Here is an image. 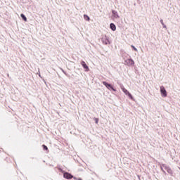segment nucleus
<instances>
[{
    "instance_id": "1",
    "label": "nucleus",
    "mask_w": 180,
    "mask_h": 180,
    "mask_svg": "<svg viewBox=\"0 0 180 180\" xmlns=\"http://www.w3.org/2000/svg\"><path fill=\"white\" fill-rule=\"evenodd\" d=\"M160 93L163 98H166L167 96V90H165V87L164 86H160Z\"/></svg>"
},
{
    "instance_id": "2",
    "label": "nucleus",
    "mask_w": 180,
    "mask_h": 180,
    "mask_svg": "<svg viewBox=\"0 0 180 180\" xmlns=\"http://www.w3.org/2000/svg\"><path fill=\"white\" fill-rule=\"evenodd\" d=\"M63 178H65V179H72V178H74V176H72V174L69 172H64Z\"/></svg>"
},
{
    "instance_id": "3",
    "label": "nucleus",
    "mask_w": 180,
    "mask_h": 180,
    "mask_svg": "<svg viewBox=\"0 0 180 180\" xmlns=\"http://www.w3.org/2000/svg\"><path fill=\"white\" fill-rule=\"evenodd\" d=\"M163 168H165L167 172H168V174H169L170 175H172L173 172H172V169H171V168H169V167L166 166L165 165H163Z\"/></svg>"
},
{
    "instance_id": "4",
    "label": "nucleus",
    "mask_w": 180,
    "mask_h": 180,
    "mask_svg": "<svg viewBox=\"0 0 180 180\" xmlns=\"http://www.w3.org/2000/svg\"><path fill=\"white\" fill-rule=\"evenodd\" d=\"M81 65L83 67V68H84V70H86V71H89V68L88 67L85 61H82Z\"/></svg>"
},
{
    "instance_id": "5",
    "label": "nucleus",
    "mask_w": 180,
    "mask_h": 180,
    "mask_svg": "<svg viewBox=\"0 0 180 180\" xmlns=\"http://www.w3.org/2000/svg\"><path fill=\"white\" fill-rule=\"evenodd\" d=\"M102 42L103 44H110V42L109 41V39L107 37H104L102 38Z\"/></svg>"
},
{
    "instance_id": "6",
    "label": "nucleus",
    "mask_w": 180,
    "mask_h": 180,
    "mask_svg": "<svg viewBox=\"0 0 180 180\" xmlns=\"http://www.w3.org/2000/svg\"><path fill=\"white\" fill-rule=\"evenodd\" d=\"M112 13L113 18H115V19H119L120 16H119V13H117V11L112 10Z\"/></svg>"
},
{
    "instance_id": "7",
    "label": "nucleus",
    "mask_w": 180,
    "mask_h": 180,
    "mask_svg": "<svg viewBox=\"0 0 180 180\" xmlns=\"http://www.w3.org/2000/svg\"><path fill=\"white\" fill-rule=\"evenodd\" d=\"M125 63H127V64H129V65H134V60H133V59H127L125 60Z\"/></svg>"
},
{
    "instance_id": "8",
    "label": "nucleus",
    "mask_w": 180,
    "mask_h": 180,
    "mask_svg": "<svg viewBox=\"0 0 180 180\" xmlns=\"http://www.w3.org/2000/svg\"><path fill=\"white\" fill-rule=\"evenodd\" d=\"M110 29H111V30H112V32H115L116 31V25L113 23H110Z\"/></svg>"
},
{
    "instance_id": "9",
    "label": "nucleus",
    "mask_w": 180,
    "mask_h": 180,
    "mask_svg": "<svg viewBox=\"0 0 180 180\" xmlns=\"http://www.w3.org/2000/svg\"><path fill=\"white\" fill-rule=\"evenodd\" d=\"M107 88L110 90V91H113L114 92H116V89L115 88H113V86H112V84H108V86H107Z\"/></svg>"
},
{
    "instance_id": "10",
    "label": "nucleus",
    "mask_w": 180,
    "mask_h": 180,
    "mask_svg": "<svg viewBox=\"0 0 180 180\" xmlns=\"http://www.w3.org/2000/svg\"><path fill=\"white\" fill-rule=\"evenodd\" d=\"M20 17L22 18V20H24L25 22H27V18H26V15H25V14H21Z\"/></svg>"
},
{
    "instance_id": "11",
    "label": "nucleus",
    "mask_w": 180,
    "mask_h": 180,
    "mask_svg": "<svg viewBox=\"0 0 180 180\" xmlns=\"http://www.w3.org/2000/svg\"><path fill=\"white\" fill-rule=\"evenodd\" d=\"M122 91L124 92V94H125V95H128L130 94V92H129V91H127V89L122 88Z\"/></svg>"
},
{
    "instance_id": "12",
    "label": "nucleus",
    "mask_w": 180,
    "mask_h": 180,
    "mask_svg": "<svg viewBox=\"0 0 180 180\" xmlns=\"http://www.w3.org/2000/svg\"><path fill=\"white\" fill-rule=\"evenodd\" d=\"M103 84L107 88L109 86L110 84H108L106 82H103Z\"/></svg>"
},
{
    "instance_id": "13",
    "label": "nucleus",
    "mask_w": 180,
    "mask_h": 180,
    "mask_svg": "<svg viewBox=\"0 0 180 180\" xmlns=\"http://www.w3.org/2000/svg\"><path fill=\"white\" fill-rule=\"evenodd\" d=\"M84 18L85 20H89V19H90L89 16H88L87 15H84Z\"/></svg>"
},
{
    "instance_id": "14",
    "label": "nucleus",
    "mask_w": 180,
    "mask_h": 180,
    "mask_svg": "<svg viewBox=\"0 0 180 180\" xmlns=\"http://www.w3.org/2000/svg\"><path fill=\"white\" fill-rule=\"evenodd\" d=\"M43 149L45 150H49V148H47V146L46 145H42Z\"/></svg>"
},
{
    "instance_id": "15",
    "label": "nucleus",
    "mask_w": 180,
    "mask_h": 180,
    "mask_svg": "<svg viewBox=\"0 0 180 180\" xmlns=\"http://www.w3.org/2000/svg\"><path fill=\"white\" fill-rule=\"evenodd\" d=\"M128 96H129V98H130V99H133V96L131 95V94H128Z\"/></svg>"
},
{
    "instance_id": "16",
    "label": "nucleus",
    "mask_w": 180,
    "mask_h": 180,
    "mask_svg": "<svg viewBox=\"0 0 180 180\" xmlns=\"http://www.w3.org/2000/svg\"><path fill=\"white\" fill-rule=\"evenodd\" d=\"M132 49H134V51H137V48H135L134 46L131 45Z\"/></svg>"
},
{
    "instance_id": "17",
    "label": "nucleus",
    "mask_w": 180,
    "mask_h": 180,
    "mask_svg": "<svg viewBox=\"0 0 180 180\" xmlns=\"http://www.w3.org/2000/svg\"><path fill=\"white\" fill-rule=\"evenodd\" d=\"M62 72H63V74H65V75H67V72H65V71H64V70H63V68H60Z\"/></svg>"
},
{
    "instance_id": "18",
    "label": "nucleus",
    "mask_w": 180,
    "mask_h": 180,
    "mask_svg": "<svg viewBox=\"0 0 180 180\" xmlns=\"http://www.w3.org/2000/svg\"><path fill=\"white\" fill-rule=\"evenodd\" d=\"M95 122H96V124H98V122H99V120L98 118H95Z\"/></svg>"
},
{
    "instance_id": "19",
    "label": "nucleus",
    "mask_w": 180,
    "mask_h": 180,
    "mask_svg": "<svg viewBox=\"0 0 180 180\" xmlns=\"http://www.w3.org/2000/svg\"><path fill=\"white\" fill-rule=\"evenodd\" d=\"M58 169L60 170V172H62L63 174H64V170H63V169L58 168Z\"/></svg>"
},
{
    "instance_id": "20",
    "label": "nucleus",
    "mask_w": 180,
    "mask_h": 180,
    "mask_svg": "<svg viewBox=\"0 0 180 180\" xmlns=\"http://www.w3.org/2000/svg\"><path fill=\"white\" fill-rule=\"evenodd\" d=\"M160 23L161 25H164V20H162V19L160 20Z\"/></svg>"
},
{
    "instance_id": "21",
    "label": "nucleus",
    "mask_w": 180,
    "mask_h": 180,
    "mask_svg": "<svg viewBox=\"0 0 180 180\" xmlns=\"http://www.w3.org/2000/svg\"><path fill=\"white\" fill-rule=\"evenodd\" d=\"M162 26H163L164 29H167V25H165V24H163Z\"/></svg>"
},
{
    "instance_id": "22",
    "label": "nucleus",
    "mask_w": 180,
    "mask_h": 180,
    "mask_svg": "<svg viewBox=\"0 0 180 180\" xmlns=\"http://www.w3.org/2000/svg\"><path fill=\"white\" fill-rule=\"evenodd\" d=\"M72 178H73V179L77 180V177H74V176H73Z\"/></svg>"
},
{
    "instance_id": "23",
    "label": "nucleus",
    "mask_w": 180,
    "mask_h": 180,
    "mask_svg": "<svg viewBox=\"0 0 180 180\" xmlns=\"http://www.w3.org/2000/svg\"><path fill=\"white\" fill-rule=\"evenodd\" d=\"M77 180H82V179H81V178H79Z\"/></svg>"
},
{
    "instance_id": "24",
    "label": "nucleus",
    "mask_w": 180,
    "mask_h": 180,
    "mask_svg": "<svg viewBox=\"0 0 180 180\" xmlns=\"http://www.w3.org/2000/svg\"><path fill=\"white\" fill-rule=\"evenodd\" d=\"M39 77H41V75H40V73L39 74Z\"/></svg>"
},
{
    "instance_id": "25",
    "label": "nucleus",
    "mask_w": 180,
    "mask_h": 180,
    "mask_svg": "<svg viewBox=\"0 0 180 180\" xmlns=\"http://www.w3.org/2000/svg\"><path fill=\"white\" fill-rule=\"evenodd\" d=\"M161 169H162V167H161Z\"/></svg>"
}]
</instances>
